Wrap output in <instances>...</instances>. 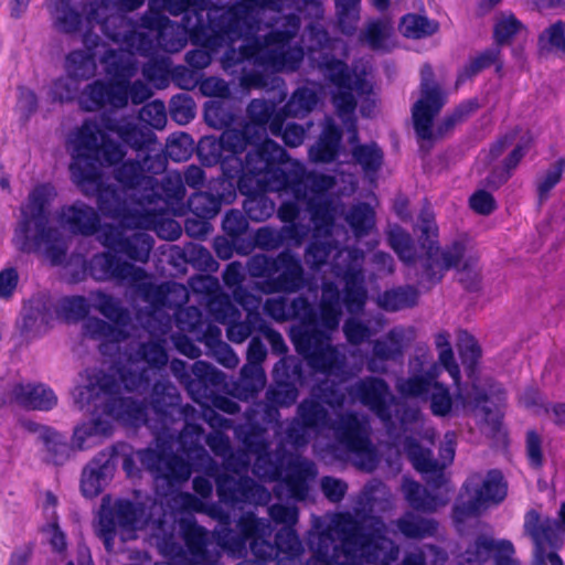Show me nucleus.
<instances>
[{
  "mask_svg": "<svg viewBox=\"0 0 565 565\" xmlns=\"http://www.w3.org/2000/svg\"><path fill=\"white\" fill-rule=\"evenodd\" d=\"M288 161L287 151L274 140L265 141L242 159V168L234 162H218L228 178L239 177V192L246 195L243 207L254 222L269 218L276 205L267 191L292 195L306 202L312 224V237L305 250V260L312 268L321 266L332 247L331 231L339 214V204L328 193L335 185L333 175L308 171L300 161H292L288 170L278 167Z\"/></svg>",
  "mask_w": 565,
  "mask_h": 565,
  "instance_id": "obj_1",
  "label": "nucleus"
},
{
  "mask_svg": "<svg viewBox=\"0 0 565 565\" xmlns=\"http://www.w3.org/2000/svg\"><path fill=\"white\" fill-rule=\"evenodd\" d=\"M169 317L160 326V335L129 350L109 367V372L93 371L88 384L77 388L75 403L81 409L92 412L94 418L75 427L72 443L78 450L98 445L113 433V419L132 426L146 425L157 429L149 418L145 401L126 394H141L150 382L149 371L160 370L168 363L166 335L170 329Z\"/></svg>",
  "mask_w": 565,
  "mask_h": 565,
  "instance_id": "obj_2",
  "label": "nucleus"
},
{
  "mask_svg": "<svg viewBox=\"0 0 565 565\" xmlns=\"http://www.w3.org/2000/svg\"><path fill=\"white\" fill-rule=\"evenodd\" d=\"M239 7L237 22L247 21V29L232 39H245L239 49H228L221 58L223 70L228 74L242 71L239 86L246 90L265 88L267 77L259 72H246L245 64H250L270 73H295L300 70L306 49L300 39L301 24L299 0H238L224 8L209 1L207 10H217L225 14Z\"/></svg>",
  "mask_w": 565,
  "mask_h": 565,
  "instance_id": "obj_3",
  "label": "nucleus"
},
{
  "mask_svg": "<svg viewBox=\"0 0 565 565\" xmlns=\"http://www.w3.org/2000/svg\"><path fill=\"white\" fill-rule=\"evenodd\" d=\"M209 0H151L140 25L131 34L110 33L114 42H122L139 55L151 57L160 50L180 52L190 39L193 44L216 49L224 35H239L247 21L237 22L239 7L225 14L207 10Z\"/></svg>",
  "mask_w": 565,
  "mask_h": 565,
  "instance_id": "obj_4",
  "label": "nucleus"
},
{
  "mask_svg": "<svg viewBox=\"0 0 565 565\" xmlns=\"http://www.w3.org/2000/svg\"><path fill=\"white\" fill-rule=\"evenodd\" d=\"M73 161L70 166L73 181L85 195H96L100 210L99 195L114 191L128 209L151 205L158 198L154 193V179L166 168L164 154L138 153L136 160H127L115 170V179L125 188H103L99 166H114L126 156V147L109 139L95 121L85 120L68 139Z\"/></svg>",
  "mask_w": 565,
  "mask_h": 565,
  "instance_id": "obj_5",
  "label": "nucleus"
},
{
  "mask_svg": "<svg viewBox=\"0 0 565 565\" xmlns=\"http://www.w3.org/2000/svg\"><path fill=\"white\" fill-rule=\"evenodd\" d=\"M345 394L330 387H315L310 397L300 402L297 416L286 429V440L294 447H303L310 440L311 430L324 428L332 433L334 448L352 457L354 465L365 471H373L379 461V452L372 441V426L367 415L354 412H334V418L323 404L332 409L341 408Z\"/></svg>",
  "mask_w": 565,
  "mask_h": 565,
  "instance_id": "obj_6",
  "label": "nucleus"
},
{
  "mask_svg": "<svg viewBox=\"0 0 565 565\" xmlns=\"http://www.w3.org/2000/svg\"><path fill=\"white\" fill-rule=\"evenodd\" d=\"M290 320L299 319L300 326L290 330L296 351L303 356L316 372L333 375L341 380L349 377L348 359L339 345L331 343L342 317L341 292L333 281H323L317 310L305 297H297L288 303Z\"/></svg>",
  "mask_w": 565,
  "mask_h": 565,
  "instance_id": "obj_7",
  "label": "nucleus"
},
{
  "mask_svg": "<svg viewBox=\"0 0 565 565\" xmlns=\"http://www.w3.org/2000/svg\"><path fill=\"white\" fill-rule=\"evenodd\" d=\"M309 535L312 556L308 565H362L381 557L386 546L397 552L386 537V524L372 516L360 524L349 512L334 513L326 525L316 518Z\"/></svg>",
  "mask_w": 565,
  "mask_h": 565,
  "instance_id": "obj_8",
  "label": "nucleus"
},
{
  "mask_svg": "<svg viewBox=\"0 0 565 565\" xmlns=\"http://www.w3.org/2000/svg\"><path fill=\"white\" fill-rule=\"evenodd\" d=\"M100 212L113 218L119 220L118 225L105 224L100 226L98 239L100 243L116 253L124 254L128 258L147 263L153 247V238L143 232L132 230H152L157 235L167 241H175L182 234L180 224L164 217V207L146 205L128 209L126 202H121L114 191H104L99 195Z\"/></svg>",
  "mask_w": 565,
  "mask_h": 565,
  "instance_id": "obj_9",
  "label": "nucleus"
},
{
  "mask_svg": "<svg viewBox=\"0 0 565 565\" xmlns=\"http://www.w3.org/2000/svg\"><path fill=\"white\" fill-rule=\"evenodd\" d=\"M276 106L274 102L253 99L246 109L249 122H245L239 129H225L218 139H202L199 143V156L209 166L234 162L235 168L241 169L242 154L247 148L254 146L253 150H256L269 140L266 138V125L271 119Z\"/></svg>",
  "mask_w": 565,
  "mask_h": 565,
  "instance_id": "obj_10",
  "label": "nucleus"
},
{
  "mask_svg": "<svg viewBox=\"0 0 565 565\" xmlns=\"http://www.w3.org/2000/svg\"><path fill=\"white\" fill-rule=\"evenodd\" d=\"M55 196L54 188L49 184L36 186L22 206V220L13 236V244L20 252L33 253L43 250L53 265L63 262L66 243L61 232L49 226L46 206Z\"/></svg>",
  "mask_w": 565,
  "mask_h": 565,
  "instance_id": "obj_11",
  "label": "nucleus"
},
{
  "mask_svg": "<svg viewBox=\"0 0 565 565\" xmlns=\"http://www.w3.org/2000/svg\"><path fill=\"white\" fill-rule=\"evenodd\" d=\"M419 218L422 222V247L425 249V254L419 257L420 282L427 281L435 285L451 268L469 270L477 265L478 256L468 250L463 243L456 241L451 245L441 248L433 239L437 236L438 228L428 211H423Z\"/></svg>",
  "mask_w": 565,
  "mask_h": 565,
  "instance_id": "obj_12",
  "label": "nucleus"
},
{
  "mask_svg": "<svg viewBox=\"0 0 565 565\" xmlns=\"http://www.w3.org/2000/svg\"><path fill=\"white\" fill-rule=\"evenodd\" d=\"M246 269L253 278H265L260 286L265 294H296L309 284L301 258L290 250L276 256L253 255L247 259Z\"/></svg>",
  "mask_w": 565,
  "mask_h": 565,
  "instance_id": "obj_13",
  "label": "nucleus"
},
{
  "mask_svg": "<svg viewBox=\"0 0 565 565\" xmlns=\"http://www.w3.org/2000/svg\"><path fill=\"white\" fill-rule=\"evenodd\" d=\"M180 535L184 545L173 535L158 540L160 554L174 565H222L221 552L209 548L210 533L204 526L192 519H183L180 521Z\"/></svg>",
  "mask_w": 565,
  "mask_h": 565,
  "instance_id": "obj_14",
  "label": "nucleus"
},
{
  "mask_svg": "<svg viewBox=\"0 0 565 565\" xmlns=\"http://www.w3.org/2000/svg\"><path fill=\"white\" fill-rule=\"evenodd\" d=\"M333 226H335V222ZM332 230H334V227H332ZM331 239L334 247H332L328 256H330L333 250H337L331 262V271L344 284L341 303L349 313H359L364 309L367 301V289L363 273L364 252L356 247L338 249V242L333 238V231H331ZM327 262L318 268H312L308 263L307 265L312 270H319Z\"/></svg>",
  "mask_w": 565,
  "mask_h": 565,
  "instance_id": "obj_15",
  "label": "nucleus"
},
{
  "mask_svg": "<svg viewBox=\"0 0 565 565\" xmlns=\"http://www.w3.org/2000/svg\"><path fill=\"white\" fill-rule=\"evenodd\" d=\"M146 513V504L126 499L111 501L104 497L96 529L97 536L103 541L107 552L114 551V540L119 533L121 540L129 541L136 537V531Z\"/></svg>",
  "mask_w": 565,
  "mask_h": 565,
  "instance_id": "obj_16",
  "label": "nucleus"
},
{
  "mask_svg": "<svg viewBox=\"0 0 565 565\" xmlns=\"http://www.w3.org/2000/svg\"><path fill=\"white\" fill-rule=\"evenodd\" d=\"M137 460L143 469L152 475L158 487H160V482H166L169 491L188 481L192 473L191 465L181 457L168 452L166 449L146 448L125 455L122 469L128 477L139 473Z\"/></svg>",
  "mask_w": 565,
  "mask_h": 565,
  "instance_id": "obj_17",
  "label": "nucleus"
},
{
  "mask_svg": "<svg viewBox=\"0 0 565 565\" xmlns=\"http://www.w3.org/2000/svg\"><path fill=\"white\" fill-rule=\"evenodd\" d=\"M507 497V483L499 470H490L486 476L475 473L463 486L454 508L456 522H463L468 516L477 515L481 509L498 504Z\"/></svg>",
  "mask_w": 565,
  "mask_h": 565,
  "instance_id": "obj_18",
  "label": "nucleus"
},
{
  "mask_svg": "<svg viewBox=\"0 0 565 565\" xmlns=\"http://www.w3.org/2000/svg\"><path fill=\"white\" fill-rule=\"evenodd\" d=\"M430 392L429 402L433 415L446 417L468 408L480 409L484 422L491 427V430L493 433L500 431L501 416L499 412H492L484 405L488 401V395L476 385H472L469 391H463L458 384L455 398L451 397L449 388L439 382H434Z\"/></svg>",
  "mask_w": 565,
  "mask_h": 565,
  "instance_id": "obj_19",
  "label": "nucleus"
},
{
  "mask_svg": "<svg viewBox=\"0 0 565 565\" xmlns=\"http://www.w3.org/2000/svg\"><path fill=\"white\" fill-rule=\"evenodd\" d=\"M319 68L322 71L326 78L334 86L331 99L337 115L342 120L349 134L348 142L352 148L356 145H361L359 142L358 124L354 116L358 102H355L352 96L348 65L341 60L326 55L320 61Z\"/></svg>",
  "mask_w": 565,
  "mask_h": 565,
  "instance_id": "obj_20",
  "label": "nucleus"
},
{
  "mask_svg": "<svg viewBox=\"0 0 565 565\" xmlns=\"http://www.w3.org/2000/svg\"><path fill=\"white\" fill-rule=\"evenodd\" d=\"M235 532L230 524L217 525L210 533V542L217 545L221 555L224 553L233 559H239L247 554V542L254 537L271 536L274 529L269 520L257 518L254 512L243 513L236 521Z\"/></svg>",
  "mask_w": 565,
  "mask_h": 565,
  "instance_id": "obj_21",
  "label": "nucleus"
},
{
  "mask_svg": "<svg viewBox=\"0 0 565 565\" xmlns=\"http://www.w3.org/2000/svg\"><path fill=\"white\" fill-rule=\"evenodd\" d=\"M145 0H87L83 11L88 28L99 25L105 36L113 41L110 33L124 32L131 34L136 28L121 12L140 8Z\"/></svg>",
  "mask_w": 565,
  "mask_h": 565,
  "instance_id": "obj_22",
  "label": "nucleus"
},
{
  "mask_svg": "<svg viewBox=\"0 0 565 565\" xmlns=\"http://www.w3.org/2000/svg\"><path fill=\"white\" fill-rule=\"evenodd\" d=\"M348 394L353 401L359 402L376 415L390 435L394 434L393 407L396 406L397 401L385 380L366 376L349 386Z\"/></svg>",
  "mask_w": 565,
  "mask_h": 565,
  "instance_id": "obj_23",
  "label": "nucleus"
},
{
  "mask_svg": "<svg viewBox=\"0 0 565 565\" xmlns=\"http://www.w3.org/2000/svg\"><path fill=\"white\" fill-rule=\"evenodd\" d=\"M455 445V433H446L439 450L443 460L441 463L433 458V454L429 449L422 448L418 443L412 438L405 440L404 450L413 463V467L424 476L425 481L434 488H439L445 483V467L454 460Z\"/></svg>",
  "mask_w": 565,
  "mask_h": 565,
  "instance_id": "obj_24",
  "label": "nucleus"
},
{
  "mask_svg": "<svg viewBox=\"0 0 565 565\" xmlns=\"http://www.w3.org/2000/svg\"><path fill=\"white\" fill-rule=\"evenodd\" d=\"M420 98L413 106V121L416 135L422 140H430L434 117L446 103V95L434 83V72L425 64L420 70Z\"/></svg>",
  "mask_w": 565,
  "mask_h": 565,
  "instance_id": "obj_25",
  "label": "nucleus"
},
{
  "mask_svg": "<svg viewBox=\"0 0 565 565\" xmlns=\"http://www.w3.org/2000/svg\"><path fill=\"white\" fill-rule=\"evenodd\" d=\"M170 370L195 403H204L210 396V388L218 387L224 382L223 372L201 360L189 367L184 361L174 359Z\"/></svg>",
  "mask_w": 565,
  "mask_h": 565,
  "instance_id": "obj_26",
  "label": "nucleus"
},
{
  "mask_svg": "<svg viewBox=\"0 0 565 565\" xmlns=\"http://www.w3.org/2000/svg\"><path fill=\"white\" fill-rule=\"evenodd\" d=\"M216 494L221 503L231 508H242L243 504L265 505L269 502L270 492L254 479L228 473L215 477Z\"/></svg>",
  "mask_w": 565,
  "mask_h": 565,
  "instance_id": "obj_27",
  "label": "nucleus"
},
{
  "mask_svg": "<svg viewBox=\"0 0 565 565\" xmlns=\"http://www.w3.org/2000/svg\"><path fill=\"white\" fill-rule=\"evenodd\" d=\"M559 520L542 519L535 510H530L524 518V531L534 543L532 565H545V545L555 547L565 533V502L558 511Z\"/></svg>",
  "mask_w": 565,
  "mask_h": 565,
  "instance_id": "obj_28",
  "label": "nucleus"
},
{
  "mask_svg": "<svg viewBox=\"0 0 565 565\" xmlns=\"http://www.w3.org/2000/svg\"><path fill=\"white\" fill-rule=\"evenodd\" d=\"M415 339L413 327L396 326L384 337L372 342L371 355L366 359L370 372L385 373L386 362H399L403 360L406 349Z\"/></svg>",
  "mask_w": 565,
  "mask_h": 565,
  "instance_id": "obj_29",
  "label": "nucleus"
},
{
  "mask_svg": "<svg viewBox=\"0 0 565 565\" xmlns=\"http://www.w3.org/2000/svg\"><path fill=\"white\" fill-rule=\"evenodd\" d=\"M234 434L244 447L256 455L253 473L263 480H279L281 476L280 466L271 459L270 443L265 429L255 425H237L234 427Z\"/></svg>",
  "mask_w": 565,
  "mask_h": 565,
  "instance_id": "obj_30",
  "label": "nucleus"
},
{
  "mask_svg": "<svg viewBox=\"0 0 565 565\" xmlns=\"http://www.w3.org/2000/svg\"><path fill=\"white\" fill-rule=\"evenodd\" d=\"M267 358V349L262 340L254 337L248 344L246 360L234 385L236 397L242 401L254 398L266 385V373L262 366Z\"/></svg>",
  "mask_w": 565,
  "mask_h": 565,
  "instance_id": "obj_31",
  "label": "nucleus"
},
{
  "mask_svg": "<svg viewBox=\"0 0 565 565\" xmlns=\"http://www.w3.org/2000/svg\"><path fill=\"white\" fill-rule=\"evenodd\" d=\"M431 355L426 349H418L417 354L409 361L411 375L398 379L396 382L397 392L405 397H415L426 399L436 377L439 374V367L431 363L426 370V364L430 363Z\"/></svg>",
  "mask_w": 565,
  "mask_h": 565,
  "instance_id": "obj_32",
  "label": "nucleus"
},
{
  "mask_svg": "<svg viewBox=\"0 0 565 565\" xmlns=\"http://www.w3.org/2000/svg\"><path fill=\"white\" fill-rule=\"evenodd\" d=\"M317 475L318 469L313 461L296 456L288 461L285 477L274 489L275 495L278 499L303 501L309 493V481L313 480Z\"/></svg>",
  "mask_w": 565,
  "mask_h": 565,
  "instance_id": "obj_33",
  "label": "nucleus"
},
{
  "mask_svg": "<svg viewBox=\"0 0 565 565\" xmlns=\"http://www.w3.org/2000/svg\"><path fill=\"white\" fill-rule=\"evenodd\" d=\"M89 271L96 280L125 282L135 290L140 280L147 276L143 268L124 262L110 253L95 255L89 262Z\"/></svg>",
  "mask_w": 565,
  "mask_h": 565,
  "instance_id": "obj_34",
  "label": "nucleus"
},
{
  "mask_svg": "<svg viewBox=\"0 0 565 565\" xmlns=\"http://www.w3.org/2000/svg\"><path fill=\"white\" fill-rule=\"evenodd\" d=\"M81 108L95 111L105 106L121 109L128 105V90L124 82L96 79L78 95Z\"/></svg>",
  "mask_w": 565,
  "mask_h": 565,
  "instance_id": "obj_35",
  "label": "nucleus"
},
{
  "mask_svg": "<svg viewBox=\"0 0 565 565\" xmlns=\"http://www.w3.org/2000/svg\"><path fill=\"white\" fill-rule=\"evenodd\" d=\"M136 291L158 313L164 308L177 311L189 300V291L184 285L175 281L154 285L148 273L146 278L138 284Z\"/></svg>",
  "mask_w": 565,
  "mask_h": 565,
  "instance_id": "obj_36",
  "label": "nucleus"
},
{
  "mask_svg": "<svg viewBox=\"0 0 565 565\" xmlns=\"http://www.w3.org/2000/svg\"><path fill=\"white\" fill-rule=\"evenodd\" d=\"M11 401L18 405L35 411H50L57 404V396L43 383L14 382L10 386Z\"/></svg>",
  "mask_w": 565,
  "mask_h": 565,
  "instance_id": "obj_37",
  "label": "nucleus"
},
{
  "mask_svg": "<svg viewBox=\"0 0 565 565\" xmlns=\"http://www.w3.org/2000/svg\"><path fill=\"white\" fill-rule=\"evenodd\" d=\"M115 448L107 451H100L83 470L81 479V489L86 498L97 497L108 477L113 473L115 462L113 457Z\"/></svg>",
  "mask_w": 565,
  "mask_h": 565,
  "instance_id": "obj_38",
  "label": "nucleus"
},
{
  "mask_svg": "<svg viewBox=\"0 0 565 565\" xmlns=\"http://www.w3.org/2000/svg\"><path fill=\"white\" fill-rule=\"evenodd\" d=\"M60 224L73 234L89 236L99 228V216L97 212L83 202H75L63 206L58 213Z\"/></svg>",
  "mask_w": 565,
  "mask_h": 565,
  "instance_id": "obj_39",
  "label": "nucleus"
},
{
  "mask_svg": "<svg viewBox=\"0 0 565 565\" xmlns=\"http://www.w3.org/2000/svg\"><path fill=\"white\" fill-rule=\"evenodd\" d=\"M181 396L170 382H157L151 393V411L162 422V430L174 413L186 415L189 405L181 407Z\"/></svg>",
  "mask_w": 565,
  "mask_h": 565,
  "instance_id": "obj_40",
  "label": "nucleus"
},
{
  "mask_svg": "<svg viewBox=\"0 0 565 565\" xmlns=\"http://www.w3.org/2000/svg\"><path fill=\"white\" fill-rule=\"evenodd\" d=\"M342 141V130L335 124L334 119L327 117L322 124L321 134L309 148L308 157L315 163H330L339 154Z\"/></svg>",
  "mask_w": 565,
  "mask_h": 565,
  "instance_id": "obj_41",
  "label": "nucleus"
},
{
  "mask_svg": "<svg viewBox=\"0 0 565 565\" xmlns=\"http://www.w3.org/2000/svg\"><path fill=\"white\" fill-rule=\"evenodd\" d=\"M300 11L292 9L291 11L305 14L306 18L315 20L306 26L311 44L308 50L310 52L319 51L330 46L331 38L324 26L318 23L323 18L324 10L321 0H299Z\"/></svg>",
  "mask_w": 565,
  "mask_h": 565,
  "instance_id": "obj_42",
  "label": "nucleus"
},
{
  "mask_svg": "<svg viewBox=\"0 0 565 565\" xmlns=\"http://www.w3.org/2000/svg\"><path fill=\"white\" fill-rule=\"evenodd\" d=\"M107 129L117 134L122 142L130 148L145 153H157L152 146L157 142L156 135L146 127H140L131 121H114L107 125Z\"/></svg>",
  "mask_w": 565,
  "mask_h": 565,
  "instance_id": "obj_43",
  "label": "nucleus"
},
{
  "mask_svg": "<svg viewBox=\"0 0 565 565\" xmlns=\"http://www.w3.org/2000/svg\"><path fill=\"white\" fill-rule=\"evenodd\" d=\"M124 47L120 50H108L103 55L100 62L105 67L107 75L116 81H129L138 70L135 53L136 50L128 47L125 43L118 42Z\"/></svg>",
  "mask_w": 565,
  "mask_h": 565,
  "instance_id": "obj_44",
  "label": "nucleus"
},
{
  "mask_svg": "<svg viewBox=\"0 0 565 565\" xmlns=\"http://www.w3.org/2000/svg\"><path fill=\"white\" fill-rule=\"evenodd\" d=\"M299 203L305 201H285L277 210L278 218L286 223L280 227L284 243L299 247L309 234V226L295 222L300 214Z\"/></svg>",
  "mask_w": 565,
  "mask_h": 565,
  "instance_id": "obj_45",
  "label": "nucleus"
},
{
  "mask_svg": "<svg viewBox=\"0 0 565 565\" xmlns=\"http://www.w3.org/2000/svg\"><path fill=\"white\" fill-rule=\"evenodd\" d=\"M360 40L373 51L388 52L395 46L394 24L390 18L367 21Z\"/></svg>",
  "mask_w": 565,
  "mask_h": 565,
  "instance_id": "obj_46",
  "label": "nucleus"
},
{
  "mask_svg": "<svg viewBox=\"0 0 565 565\" xmlns=\"http://www.w3.org/2000/svg\"><path fill=\"white\" fill-rule=\"evenodd\" d=\"M402 491L408 504L417 511L434 512L447 503L446 499L429 493L420 483L406 477L403 479Z\"/></svg>",
  "mask_w": 565,
  "mask_h": 565,
  "instance_id": "obj_47",
  "label": "nucleus"
},
{
  "mask_svg": "<svg viewBox=\"0 0 565 565\" xmlns=\"http://www.w3.org/2000/svg\"><path fill=\"white\" fill-rule=\"evenodd\" d=\"M49 8L58 31L74 33L79 30L84 20L74 0H51Z\"/></svg>",
  "mask_w": 565,
  "mask_h": 565,
  "instance_id": "obj_48",
  "label": "nucleus"
},
{
  "mask_svg": "<svg viewBox=\"0 0 565 565\" xmlns=\"http://www.w3.org/2000/svg\"><path fill=\"white\" fill-rule=\"evenodd\" d=\"M84 334L96 340H100L104 343L100 345L103 353H106L108 343H119L129 337L128 329L110 324L99 318H89L84 323Z\"/></svg>",
  "mask_w": 565,
  "mask_h": 565,
  "instance_id": "obj_49",
  "label": "nucleus"
},
{
  "mask_svg": "<svg viewBox=\"0 0 565 565\" xmlns=\"http://www.w3.org/2000/svg\"><path fill=\"white\" fill-rule=\"evenodd\" d=\"M92 307L109 319L113 323L129 329L130 315L120 301L103 291L90 294Z\"/></svg>",
  "mask_w": 565,
  "mask_h": 565,
  "instance_id": "obj_50",
  "label": "nucleus"
},
{
  "mask_svg": "<svg viewBox=\"0 0 565 565\" xmlns=\"http://www.w3.org/2000/svg\"><path fill=\"white\" fill-rule=\"evenodd\" d=\"M398 531L407 539L422 540L436 534L438 524L434 519L406 512L395 521Z\"/></svg>",
  "mask_w": 565,
  "mask_h": 565,
  "instance_id": "obj_51",
  "label": "nucleus"
},
{
  "mask_svg": "<svg viewBox=\"0 0 565 565\" xmlns=\"http://www.w3.org/2000/svg\"><path fill=\"white\" fill-rule=\"evenodd\" d=\"M239 108L228 99L209 100L204 105V118L215 129L230 127L238 117Z\"/></svg>",
  "mask_w": 565,
  "mask_h": 565,
  "instance_id": "obj_52",
  "label": "nucleus"
},
{
  "mask_svg": "<svg viewBox=\"0 0 565 565\" xmlns=\"http://www.w3.org/2000/svg\"><path fill=\"white\" fill-rule=\"evenodd\" d=\"M417 300L418 291L415 287L402 286L380 294L376 303L385 311L395 312L414 307Z\"/></svg>",
  "mask_w": 565,
  "mask_h": 565,
  "instance_id": "obj_53",
  "label": "nucleus"
},
{
  "mask_svg": "<svg viewBox=\"0 0 565 565\" xmlns=\"http://www.w3.org/2000/svg\"><path fill=\"white\" fill-rule=\"evenodd\" d=\"M317 104V92L310 87L302 86L292 93L281 113L286 117L302 118L311 113Z\"/></svg>",
  "mask_w": 565,
  "mask_h": 565,
  "instance_id": "obj_54",
  "label": "nucleus"
},
{
  "mask_svg": "<svg viewBox=\"0 0 565 565\" xmlns=\"http://www.w3.org/2000/svg\"><path fill=\"white\" fill-rule=\"evenodd\" d=\"M388 246L405 265L416 262V248L411 234L398 225L390 226L386 232Z\"/></svg>",
  "mask_w": 565,
  "mask_h": 565,
  "instance_id": "obj_55",
  "label": "nucleus"
},
{
  "mask_svg": "<svg viewBox=\"0 0 565 565\" xmlns=\"http://www.w3.org/2000/svg\"><path fill=\"white\" fill-rule=\"evenodd\" d=\"M349 76L351 81V92L354 100L356 102V97L361 98L360 113L363 117L370 118L375 113V100L371 96L372 94V85L366 79L365 72H358L356 68L350 71Z\"/></svg>",
  "mask_w": 565,
  "mask_h": 565,
  "instance_id": "obj_56",
  "label": "nucleus"
},
{
  "mask_svg": "<svg viewBox=\"0 0 565 565\" xmlns=\"http://www.w3.org/2000/svg\"><path fill=\"white\" fill-rule=\"evenodd\" d=\"M356 238L366 236L375 225V213L366 203H358L350 207L344 216Z\"/></svg>",
  "mask_w": 565,
  "mask_h": 565,
  "instance_id": "obj_57",
  "label": "nucleus"
},
{
  "mask_svg": "<svg viewBox=\"0 0 565 565\" xmlns=\"http://www.w3.org/2000/svg\"><path fill=\"white\" fill-rule=\"evenodd\" d=\"M273 379L276 385L305 383L302 362L296 356L286 355L281 358L273 370Z\"/></svg>",
  "mask_w": 565,
  "mask_h": 565,
  "instance_id": "obj_58",
  "label": "nucleus"
},
{
  "mask_svg": "<svg viewBox=\"0 0 565 565\" xmlns=\"http://www.w3.org/2000/svg\"><path fill=\"white\" fill-rule=\"evenodd\" d=\"M439 24L435 20H429L425 15L408 13L404 15L399 23L401 33L408 39H423L435 34Z\"/></svg>",
  "mask_w": 565,
  "mask_h": 565,
  "instance_id": "obj_59",
  "label": "nucleus"
},
{
  "mask_svg": "<svg viewBox=\"0 0 565 565\" xmlns=\"http://www.w3.org/2000/svg\"><path fill=\"white\" fill-rule=\"evenodd\" d=\"M351 154L365 174H375L382 167L384 153L375 142L356 145L351 149Z\"/></svg>",
  "mask_w": 565,
  "mask_h": 565,
  "instance_id": "obj_60",
  "label": "nucleus"
},
{
  "mask_svg": "<svg viewBox=\"0 0 565 565\" xmlns=\"http://www.w3.org/2000/svg\"><path fill=\"white\" fill-rule=\"evenodd\" d=\"M95 56L89 51H73L66 57V71L71 77L88 79L96 73Z\"/></svg>",
  "mask_w": 565,
  "mask_h": 565,
  "instance_id": "obj_61",
  "label": "nucleus"
},
{
  "mask_svg": "<svg viewBox=\"0 0 565 565\" xmlns=\"http://www.w3.org/2000/svg\"><path fill=\"white\" fill-rule=\"evenodd\" d=\"M45 447V459L54 465L64 463L70 457V447L57 431L44 427L40 436Z\"/></svg>",
  "mask_w": 565,
  "mask_h": 565,
  "instance_id": "obj_62",
  "label": "nucleus"
},
{
  "mask_svg": "<svg viewBox=\"0 0 565 565\" xmlns=\"http://www.w3.org/2000/svg\"><path fill=\"white\" fill-rule=\"evenodd\" d=\"M161 190L164 198H161V195L154 190V193L159 199H157L151 206H163L166 209L169 203L181 202L185 196V188L181 173L177 171L168 172L162 179Z\"/></svg>",
  "mask_w": 565,
  "mask_h": 565,
  "instance_id": "obj_63",
  "label": "nucleus"
},
{
  "mask_svg": "<svg viewBox=\"0 0 565 565\" xmlns=\"http://www.w3.org/2000/svg\"><path fill=\"white\" fill-rule=\"evenodd\" d=\"M447 554L436 545H424L407 552L403 565H444Z\"/></svg>",
  "mask_w": 565,
  "mask_h": 565,
  "instance_id": "obj_64",
  "label": "nucleus"
}]
</instances>
